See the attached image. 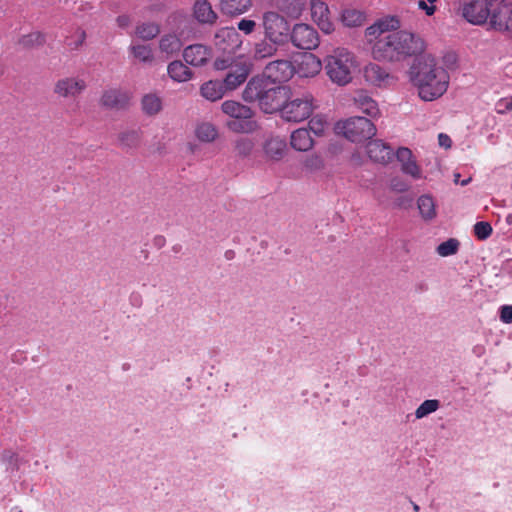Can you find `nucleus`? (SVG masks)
<instances>
[{
    "label": "nucleus",
    "mask_w": 512,
    "mask_h": 512,
    "mask_svg": "<svg viewBox=\"0 0 512 512\" xmlns=\"http://www.w3.org/2000/svg\"><path fill=\"white\" fill-rule=\"evenodd\" d=\"M311 16L323 32L330 33L333 30L328 6L323 1H311Z\"/></svg>",
    "instance_id": "obj_18"
},
{
    "label": "nucleus",
    "mask_w": 512,
    "mask_h": 512,
    "mask_svg": "<svg viewBox=\"0 0 512 512\" xmlns=\"http://www.w3.org/2000/svg\"><path fill=\"white\" fill-rule=\"evenodd\" d=\"M214 44L223 52L234 53L241 45L240 35L233 27L221 28L214 36Z\"/></svg>",
    "instance_id": "obj_14"
},
{
    "label": "nucleus",
    "mask_w": 512,
    "mask_h": 512,
    "mask_svg": "<svg viewBox=\"0 0 512 512\" xmlns=\"http://www.w3.org/2000/svg\"><path fill=\"white\" fill-rule=\"evenodd\" d=\"M289 41L298 49L312 50L319 45V35L312 26L298 23L291 28Z\"/></svg>",
    "instance_id": "obj_11"
},
{
    "label": "nucleus",
    "mask_w": 512,
    "mask_h": 512,
    "mask_svg": "<svg viewBox=\"0 0 512 512\" xmlns=\"http://www.w3.org/2000/svg\"><path fill=\"white\" fill-rule=\"evenodd\" d=\"M128 102V94L118 89L106 90L100 98V104L109 109H122Z\"/></svg>",
    "instance_id": "obj_22"
},
{
    "label": "nucleus",
    "mask_w": 512,
    "mask_h": 512,
    "mask_svg": "<svg viewBox=\"0 0 512 512\" xmlns=\"http://www.w3.org/2000/svg\"><path fill=\"white\" fill-rule=\"evenodd\" d=\"M409 76L419 97L424 101L438 99L447 91L449 85L447 71L438 66L436 59L430 54L415 58Z\"/></svg>",
    "instance_id": "obj_1"
},
{
    "label": "nucleus",
    "mask_w": 512,
    "mask_h": 512,
    "mask_svg": "<svg viewBox=\"0 0 512 512\" xmlns=\"http://www.w3.org/2000/svg\"><path fill=\"white\" fill-rule=\"evenodd\" d=\"M363 15L357 11H346L343 14V22L346 26L354 27L361 25Z\"/></svg>",
    "instance_id": "obj_42"
},
{
    "label": "nucleus",
    "mask_w": 512,
    "mask_h": 512,
    "mask_svg": "<svg viewBox=\"0 0 512 512\" xmlns=\"http://www.w3.org/2000/svg\"><path fill=\"white\" fill-rule=\"evenodd\" d=\"M194 16L201 23L212 24L216 21L217 15L212 10L210 3L206 0H197L194 5Z\"/></svg>",
    "instance_id": "obj_29"
},
{
    "label": "nucleus",
    "mask_w": 512,
    "mask_h": 512,
    "mask_svg": "<svg viewBox=\"0 0 512 512\" xmlns=\"http://www.w3.org/2000/svg\"><path fill=\"white\" fill-rule=\"evenodd\" d=\"M141 104L143 112L149 116L156 115L162 110V100L154 93L144 95Z\"/></svg>",
    "instance_id": "obj_32"
},
{
    "label": "nucleus",
    "mask_w": 512,
    "mask_h": 512,
    "mask_svg": "<svg viewBox=\"0 0 512 512\" xmlns=\"http://www.w3.org/2000/svg\"><path fill=\"white\" fill-rule=\"evenodd\" d=\"M302 65L309 66L311 68L312 74L318 73L321 69V61L313 54L305 56V58L302 61Z\"/></svg>",
    "instance_id": "obj_46"
},
{
    "label": "nucleus",
    "mask_w": 512,
    "mask_h": 512,
    "mask_svg": "<svg viewBox=\"0 0 512 512\" xmlns=\"http://www.w3.org/2000/svg\"><path fill=\"white\" fill-rule=\"evenodd\" d=\"M226 92L222 82L210 80L200 87V94L209 101H217L221 99Z\"/></svg>",
    "instance_id": "obj_28"
},
{
    "label": "nucleus",
    "mask_w": 512,
    "mask_h": 512,
    "mask_svg": "<svg viewBox=\"0 0 512 512\" xmlns=\"http://www.w3.org/2000/svg\"><path fill=\"white\" fill-rule=\"evenodd\" d=\"M237 26L240 31L249 35L255 30L256 22L254 20L244 18L238 22Z\"/></svg>",
    "instance_id": "obj_48"
},
{
    "label": "nucleus",
    "mask_w": 512,
    "mask_h": 512,
    "mask_svg": "<svg viewBox=\"0 0 512 512\" xmlns=\"http://www.w3.org/2000/svg\"><path fill=\"white\" fill-rule=\"evenodd\" d=\"M1 458L4 462L8 463L13 470L19 469V457L18 454L12 450H4L2 452Z\"/></svg>",
    "instance_id": "obj_45"
},
{
    "label": "nucleus",
    "mask_w": 512,
    "mask_h": 512,
    "mask_svg": "<svg viewBox=\"0 0 512 512\" xmlns=\"http://www.w3.org/2000/svg\"><path fill=\"white\" fill-rule=\"evenodd\" d=\"M315 107L313 96L305 93L301 97L289 98L281 109V117L288 122H301L312 115Z\"/></svg>",
    "instance_id": "obj_8"
},
{
    "label": "nucleus",
    "mask_w": 512,
    "mask_h": 512,
    "mask_svg": "<svg viewBox=\"0 0 512 512\" xmlns=\"http://www.w3.org/2000/svg\"><path fill=\"white\" fill-rule=\"evenodd\" d=\"M263 152L267 160L278 162L287 152L286 141L280 137H271L263 143Z\"/></svg>",
    "instance_id": "obj_20"
},
{
    "label": "nucleus",
    "mask_w": 512,
    "mask_h": 512,
    "mask_svg": "<svg viewBox=\"0 0 512 512\" xmlns=\"http://www.w3.org/2000/svg\"><path fill=\"white\" fill-rule=\"evenodd\" d=\"M430 4H433L434 2H436V0H427Z\"/></svg>",
    "instance_id": "obj_61"
},
{
    "label": "nucleus",
    "mask_w": 512,
    "mask_h": 512,
    "mask_svg": "<svg viewBox=\"0 0 512 512\" xmlns=\"http://www.w3.org/2000/svg\"><path fill=\"white\" fill-rule=\"evenodd\" d=\"M454 183L455 184H458L460 183V174L459 173H454Z\"/></svg>",
    "instance_id": "obj_57"
},
{
    "label": "nucleus",
    "mask_w": 512,
    "mask_h": 512,
    "mask_svg": "<svg viewBox=\"0 0 512 512\" xmlns=\"http://www.w3.org/2000/svg\"><path fill=\"white\" fill-rule=\"evenodd\" d=\"M443 62L447 68H454L457 63V56L455 53H447L443 57Z\"/></svg>",
    "instance_id": "obj_52"
},
{
    "label": "nucleus",
    "mask_w": 512,
    "mask_h": 512,
    "mask_svg": "<svg viewBox=\"0 0 512 512\" xmlns=\"http://www.w3.org/2000/svg\"><path fill=\"white\" fill-rule=\"evenodd\" d=\"M222 112L230 120L226 122V127L234 133H253L258 129V124L254 121L253 111L250 107L233 100H226L221 104Z\"/></svg>",
    "instance_id": "obj_5"
},
{
    "label": "nucleus",
    "mask_w": 512,
    "mask_h": 512,
    "mask_svg": "<svg viewBox=\"0 0 512 512\" xmlns=\"http://www.w3.org/2000/svg\"><path fill=\"white\" fill-rule=\"evenodd\" d=\"M487 24L496 31L512 32V3L506 0H493Z\"/></svg>",
    "instance_id": "obj_10"
},
{
    "label": "nucleus",
    "mask_w": 512,
    "mask_h": 512,
    "mask_svg": "<svg viewBox=\"0 0 512 512\" xmlns=\"http://www.w3.org/2000/svg\"><path fill=\"white\" fill-rule=\"evenodd\" d=\"M439 408L438 400H425L415 411V416L417 419H421L433 412H435Z\"/></svg>",
    "instance_id": "obj_40"
},
{
    "label": "nucleus",
    "mask_w": 512,
    "mask_h": 512,
    "mask_svg": "<svg viewBox=\"0 0 512 512\" xmlns=\"http://www.w3.org/2000/svg\"><path fill=\"white\" fill-rule=\"evenodd\" d=\"M183 46L181 39L176 34H164L159 40V52L165 59H170L179 54Z\"/></svg>",
    "instance_id": "obj_23"
},
{
    "label": "nucleus",
    "mask_w": 512,
    "mask_h": 512,
    "mask_svg": "<svg viewBox=\"0 0 512 512\" xmlns=\"http://www.w3.org/2000/svg\"><path fill=\"white\" fill-rule=\"evenodd\" d=\"M335 132L351 142H362L376 134V127L371 120L365 117H351L338 121L335 125Z\"/></svg>",
    "instance_id": "obj_6"
},
{
    "label": "nucleus",
    "mask_w": 512,
    "mask_h": 512,
    "mask_svg": "<svg viewBox=\"0 0 512 512\" xmlns=\"http://www.w3.org/2000/svg\"><path fill=\"white\" fill-rule=\"evenodd\" d=\"M303 166L310 172L321 170L324 167L323 159L316 154L309 155L303 161Z\"/></svg>",
    "instance_id": "obj_41"
},
{
    "label": "nucleus",
    "mask_w": 512,
    "mask_h": 512,
    "mask_svg": "<svg viewBox=\"0 0 512 512\" xmlns=\"http://www.w3.org/2000/svg\"><path fill=\"white\" fill-rule=\"evenodd\" d=\"M252 6V0H220V10L228 16L241 15Z\"/></svg>",
    "instance_id": "obj_26"
},
{
    "label": "nucleus",
    "mask_w": 512,
    "mask_h": 512,
    "mask_svg": "<svg viewBox=\"0 0 512 512\" xmlns=\"http://www.w3.org/2000/svg\"><path fill=\"white\" fill-rule=\"evenodd\" d=\"M284 46L279 42L264 36L263 39L257 41L251 49V58L254 61H263L275 56L280 48Z\"/></svg>",
    "instance_id": "obj_16"
},
{
    "label": "nucleus",
    "mask_w": 512,
    "mask_h": 512,
    "mask_svg": "<svg viewBox=\"0 0 512 512\" xmlns=\"http://www.w3.org/2000/svg\"><path fill=\"white\" fill-rule=\"evenodd\" d=\"M506 223L508 225H512V214L507 215L506 217Z\"/></svg>",
    "instance_id": "obj_58"
},
{
    "label": "nucleus",
    "mask_w": 512,
    "mask_h": 512,
    "mask_svg": "<svg viewBox=\"0 0 512 512\" xmlns=\"http://www.w3.org/2000/svg\"><path fill=\"white\" fill-rule=\"evenodd\" d=\"M424 50V41L417 35L406 32H392L384 35L373 46V55L377 59L400 60L406 56L417 55Z\"/></svg>",
    "instance_id": "obj_2"
},
{
    "label": "nucleus",
    "mask_w": 512,
    "mask_h": 512,
    "mask_svg": "<svg viewBox=\"0 0 512 512\" xmlns=\"http://www.w3.org/2000/svg\"><path fill=\"white\" fill-rule=\"evenodd\" d=\"M364 78L375 86H383L390 83L392 77L380 65L370 63L364 68Z\"/></svg>",
    "instance_id": "obj_24"
},
{
    "label": "nucleus",
    "mask_w": 512,
    "mask_h": 512,
    "mask_svg": "<svg viewBox=\"0 0 512 512\" xmlns=\"http://www.w3.org/2000/svg\"><path fill=\"white\" fill-rule=\"evenodd\" d=\"M86 82L79 77H64L54 84L53 92L61 98H77L86 89Z\"/></svg>",
    "instance_id": "obj_13"
},
{
    "label": "nucleus",
    "mask_w": 512,
    "mask_h": 512,
    "mask_svg": "<svg viewBox=\"0 0 512 512\" xmlns=\"http://www.w3.org/2000/svg\"><path fill=\"white\" fill-rule=\"evenodd\" d=\"M474 233L480 240L488 238L492 233V227L488 222L480 221L474 225Z\"/></svg>",
    "instance_id": "obj_43"
},
{
    "label": "nucleus",
    "mask_w": 512,
    "mask_h": 512,
    "mask_svg": "<svg viewBox=\"0 0 512 512\" xmlns=\"http://www.w3.org/2000/svg\"><path fill=\"white\" fill-rule=\"evenodd\" d=\"M325 126H326V122L324 121V119L319 116V115H316L315 117H313L310 121H309V129L317 136H320L323 134L324 132V129H325Z\"/></svg>",
    "instance_id": "obj_44"
},
{
    "label": "nucleus",
    "mask_w": 512,
    "mask_h": 512,
    "mask_svg": "<svg viewBox=\"0 0 512 512\" xmlns=\"http://www.w3.org/2000/svg\"><path fill=\"white\" fill-rule=\"evenodd\" d=\"M500 319L503 323H512V305H504L500 308Z\"/></svg>",
    "instance_id": "obj_50"
},
{
    "label": "nucleus",
    "mask_w": 512,
    "mask_h": 512,
    "mask_svg": "<svg viewBox=\"0 0 512 512\" xmlns=\"http://www.w3.org/2000/svg\"><path fill=\"white\" fill-rule=\"evenodd\" d=\"M390 187L392 190L397 192H404L408 189V185L398 178L391 180Z\"/></svg>",
    "instance_id": "obj_51"
},
{
    "label": "nucleus",
    "mask_w": 512,
    "mask_h": 512,
    "mask_svg": "<svg viewBox=\"0 0 512 512\" xmlns=\"http://www.w3.org/2000/svg\"><path fill=\"white\" fill-rule=\"evenodd\" d=\"M401 169L404 173L411 175L413 178L418 179L421 177L420 168L415 160L408 161L406 164L402 165Z\"/></svg>",
    "instance_id": "obj_47"
},
{
    "label": "nucleus",
    "mask_w": 512,
    "mask_h": 512,
    "mask_svg": "<svg viewBox=\"0 0 512 512\" xmlns=\"http://www.w3.org/2000/svg\"><path fill=\"white\" fill-rule=\"evenodd\" d=\"M132 55L139 61L152 64L154 62V53L149 45L145 44H134L130 47Z\"/></svg>",
    "instance_id": "obj_34"
},
{
    "label": "nucleus",
    "mask_w": 512,
    "mask_h": 512,
    "mask_svg": "<svg viewBox=\"0 0 512 512\" xmlns=\"http://www.w3.org/2000/svg\"><path fill=\"white\" fill-rule=\"evenodd\" d=\"M470 181H471V178H468V179H466V180L461 181V182H460V184H461L462 186H465V185H467Z\"/></svg>",
    "instance_id": "obj_59"
},
{
    "label": "nucleus",
    "mask_w": 512,
    "mask_h": 512,
    "mask_svg": "<svg viewBox=\"0 0 512 512\" xmlns=\"http://www.w3.org/2000/svg\"><path fill=\"white\" fill-rule=\"evenodd\" d=\"M493 0H462L459 11L473 25H485L489 21Z\"/></svg>",
    "instance_id": "obj_9"
},
{
    "label": "nucleus",
    "mask_w": 512,
    "mask_h": 512,
    "mask_svg": "<svg viewBox=\"0 0 512 512\" xmlns=\"http://www.w3.org/2000/svg\"><path fill=\"white\" fill-rule=\"evenodd\" d=\"M396 158L402 165L406 164L408 161L413 160L411 150L404 147L397 150Z\"/></svg>",
    "instance_id": "obj_49"
},
{
    "label": "nucleus",
    "mask_w": 512,
    "mask_h": 512,
    "mask_svg": "<svg viewBox=\"0 0 512 512\" xmlns=\"http://www.w3.org/2000/svg\"><path fill=\"white\" fill-rule=\"evenodd\" d=\"M290 144L297 151H308L314 146V141L309 130L299 128L292 132L290 136Z\"/></svg>",
    "instance_id": "obj_25"
},
{
    "label": "nucleus",
    "mask_w": 512,
    "mask_h": 512,
    "mask_svg": "<svg viewBox=\"0 0 512 512\" xmlns=\"http://www.w3.org/2000/svg\"><path fill=\"white\" fill-rule=\"evenodd\" d=\"M354 103L358 109L370 117L379 114L377 103L364 91H358L354 96Z\"/></svg>",
    "instance_id": "obj_27"
},
{
    "label": "nucleus",
    "mask_w": 512,
    "mask_h": 512,
    "mask_svg": "<svg viewBox=\"0 0 512 512\" xmlns=\"http://www.w3.org/2000/svg\"><path fill=\"white\" fill-rule=\"evenodd\" d=\"M255 143L247 137H239L233 143L234 152L238 157L246 158L250 156L254 150Z\"/></svg>",
    "instance_id": "obj_36"
},
{
    "label": "nucleus",
    "mask_w": 512,
    "mask_h": 512,
    "mask_svg": "<svg viewBox=\"0 0 512 512\" xmlns=\"http://www.w3.org/2000/svg\"><path fill=\"white\" fill-rule=\"evenodd\" d=\"M418 7L419 9L425 10L427 15H432L435 12V6L431 5L428 6L425 1L420 0L418 1Z\"/></svg>",
    "instance_id": "obj_55"
},
{
    "label": "nucleus",
    "mask_w": 512,
    "mask_h": 512,
    "mask_svg": "<svg viewBox=\"0 0 512 512\" xmlns=\"http://www.w3.org/2000/svg\"><path fill=\"white\" fill-rule=\"evenodd\" d=\"M458 248H459V241L454 238H451V239H448L447 241L441 243L440 245H438L436 251L440 256L447 257V256L456 254L458 251Z\"/></svg>",
    "instance_id": "obj_39"
},
{
    "label": "nucleus",
    "mask_w": 512,
    "mask_h": 512,
    "mask_svg": "<svg viewBox=\"0 0 512 512\" xmlns=\"http://www.w3.org/2000/svg\"><path fill=\"white\" fill-rule=\"evenodd\" d=\"M234 64L235 63L230 62L229 59H216L214 62V67L216 70H226Z\"/></svg>",
    "instance_id": "obj_53"
},
{
    "label": "nucleus",
    "mask_w": 512,
    "mask_h": 512,
    "mask_svg": "<svg viewBox=\"0 0 512 512\" xmlns=\"http://www.w3.org/2000/svg\"><path fill=\"white\" fill-rule=\"evenodd\" d=\"M290 98V89L286 86H270L263 77H253L243 91L246 102H258L265 113L280 112Z\"/></svg>",
    "instance_id": "obj_3"
},
{
    "label": "nucleus",
    "mask_w": 512,
    "mask_h": 512,
    "mask_svg": "<svg viewBox=\"0 0 512 512\" xmlns=\"http://www.w3.org/2000/svg\"><path fill=\"white\" fill-rule=\"evenodd\" d=\"M295 73L293 63L288 59H278L269 62L263 70V78L271 80L273 83L286 82L292 78Z\"/></svg>",
    "instance_id": "obj_12"
},
{
    "label": "nucleus",
    "mask_w": 512,
    "mask_h": 512,
    "mask_svg": "<svg viewBox=\"0 0 512 512\" xmlns=\"http://www.w3.org/2000/svg\"><path fill=\"white\" fill-rule=\"evenodd\" d=\"M130 20L128 16L122 15L117 18V23L120 27L128 26Z\"/></svg>",
    "instance_id": "obj_56"
},
{
    "label": "nucleus",
    "mask_w": 512,
    "mask_h": 512,
    "mask_svg": "<svg viewBox=\"0 0 512 512\" xmlns=\"http://www.w3.org/2000/svg\"><path fill=\"white\" fill-rule=\"evenodd\" d=\"M366 152L372 161L380 164H387L394 157L393 149L381 140L370 141L366 146Z\"/></svg>",
    "instance_id": "obj_17"
},
{
    "label": "nucleus",
    "mask_w": 512,
    "mask_h": 512,
    "mask_svg": "<svg viewBox=\"0 0 512 512\" xmlns=\"http://www.w3.org/2000/svg\"><path fill=\"white\" fill-rule=\"evenodd\" d=\"M400 27V22L395 17L386 18L378 21L372 26L366 29V37L370 42L374 39H380L383 37L385 32H389L390 30H396Z\"/></svg>",
    "instance_id": "obj_21"
},
{
    "label": "nucleus",
    "mask_w": 512,
    "mask_h": 512,
    "mask_svg": "<svg viewBox=\"0 0 512 512\" xmlns=\"http://www.w3.org/2000/svg\"><path fill=\"white\" fill-rule=\"evenodd\" d=\"M167 72L170 78L176 82H186L193 77V72L179 60L169 63Z\"/></svg>",
    "instance_id": "obj_30"
},
{
    "label": "nucleus",
    "mask_w": 512,
    "mask_h": 512,
    "mask_svg": "<svg viewBox=\"0 0 512 512\" xmlns=\"http://www.w3.org/2000/svg\"><path fill=\"white\" fill-rule=\"evenodd\" d=\"M438 141H439V145L441 147H444L446 149L450 148L451 145H452V140L451 138L446 135V134H443V133H440L439 136H438Z\"/></svg>",
    "instance_id": "obj_54"
},
{
    "label": "nucleus",
    "mask_w": 512,
    "mask_h": 512,
    "mask_svg": "<svg viewBox=\"0 0 512 512\" xmlns=\"http://www.w3.org/2000/svg\"><path fill=\"white\" fill-rule=\"evenodd\" d=\"M418 208L423 218L432 219L435 217V204L430 196L423 195L418 199Z\"/></svg>",
    "instance_id": "obj_38"
},
{
    "label": "nucleus",
    "mask_w": 512,
    "mask_h": 512,
    "mask_svg": "<svg viewBox=\"0 0 512 512\" xmlns=\"http://www.w3.org/2000/svg\"><path fill=\"white\" fill-rule=\"evenodd\" d=\"M185 62L194 67L206 65L212 58V51L209 47L202 44L187 46L183 51Z\"/></svg>",
    "instance_id": "obj_15"
},
{
    "label": "nucleus",
    "mask_w": 512,
    "mask_h": 512,
    "mask_svg": "<svg viewBox=\"0 0 512 512\" xmlns=\"http://www.w3.org/2000/svg\"><path fill=\"white\" fill-rule=\"evenodd\" d=\"M249 75V69L245 63H235L232 65L223 80L226 90H234L244 83Z\"/></svg>",
    "instance_id": "obj_19"
},
{
    "label": "nucleus",
    "mask_w": 512,
    "mask_h": 512,
    "mask_svg": "<svg viewBox=\"0 0 512 512\" xmlns=\"http://www.w3.org/2000/svg\"><path fill=\"white\" fill-rule=\"evenodd\" d=\"M160 25L155 22L139 23L135 28V35L144 41L152 40L160 33Z\"/></svg>",
    "instance_id": "obj_33"
},
{
    "label": "nucleus",
    "mask_w": 512,
    "mask_h": 512,
    "mask_svg": "<svg viewBox=\"0 0 512 512\" xmlns=\"http://www.w3.org/2000/svg\"><path fill=\"white\" fill-rule=\"evenodd\" d=\"M196 136L202 142H212L218 136L217 128L210 122H202L196 127Z\"/></svg>",
    "instance_id": "obj_35"
},
{
    "label": "nucleus",
    "mask_w": 512,
    "mask_h": 512,
    "mask_svg": "<svg viewBox=\"0 0 512 512\" xmlns=\"http://www.w3.org/2000/svg\"><path fill=\"white\" fill-rule=\"evenodd\" d=\"M117 139L122 148L136 149L141 143V133L135 129L124 130L118 134Z\"/></svg>",
    "instance_id": "obj_31"
},
{
    "label": "nucleus",
    "mask_w": 512,
    "mask_h": 512,
    "mask_svg": "<svg viewBox=\"0 0 512 512\" xmlns=\"http://www.w3.org/2000/svg\"><path fill=\"white\" fill-rule=\"evenodd\" d=\"M413 509L414 511L418 512L420 508L417 504L413 503Z\"/></svg>",
    "instance_id": "obj_60"
},
{
    "label": "nucleus",
    "mask_w": 512,
    "mask_h": 512,
    "mask_svg": "<svg viewBox=\"0 0 512 512\" xmlns=\"http://www.w3.org/2000/svg\"><path fill=\"white\" fill-rule=\"evenodd\" d=\"M46 41L45 35L41 32H32L26 35H23L19 39V45L23 48L30 49L35 47H40L44 45Z\"/></svg>",
    "instance_id": "obj_37"
},
{
    "label": "nucleus",
    "mask_w": 512,
    "mask_h": 512,
    "mask_svg": "<svg viewBox=\"0 0 512 512\" xmlns=\"http://www.w3.org/2000/svg\"><path fill=\"white\" fill-rule=\"evenodd\" d=\"M263 35L279 42L284 47L289 43L291 26L289 21L275 11H267L262 15Z\"/></svg>",
    "instance_id": "obj_7"
},
{
    "label": "nucleus",
    "mask_w": 512,
    "mask_h": 512,
    "mask_svg": "<svg viewBox=\"0 0 512 512\" xmlns=\"http://www.w3.org/2000/svg\"><path fill=\"white\" fill-rule=\"evenodd\" d=\"M356 68L357 62L354 54L343 47L334 48L324 58L325 73L338 86L349 84Z\"/></svg>",
    "instance_id": "obj_4"
}]
</instances>
